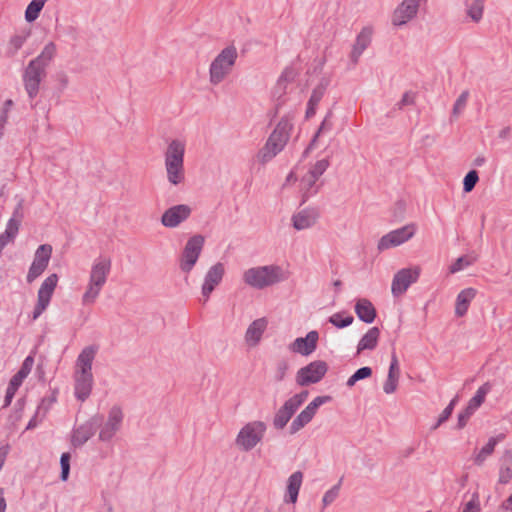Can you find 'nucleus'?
<instances>
[{
  "instance_id": "f257e3e1",
  "label": "nucleus",
  "mask_w": 512,
  "mask_h": 512,
  "mask_svg": "<svg viewBox=\"0 0 512 512\" xmlns=\"http://www.w3.org/2000/svg\"><path fill=\"white\" fill-rule=\"evenodd\" d=\"M97 353L93 346L85 347L77 357L74 370V395L80 402H84L91 394L93 388L92 364Z\"/></svg>"
},
{
  "instance_id": "f03ea898",
  "label": "nucleus",
  "mask_w": 512,
  "mask_h": 512,
  "mask_svg": "<svg viewBox=\"0 0 512 512\" xmlns=\"http://www.w3.org/2000/svg\"><path fill=\"white\" fill-rule=\"evenodd\" d=\"M111 268L112 261L109 257H98L93 261L88 281L81 296L83 306H92L96 303L107 283Z\"/></svg>"
},
{
  "instance_id": "7ed1b4c3",
  "label": "nucleus",
  "mask_w": 512,
  "mask_h": 512,
  "mask_svg": "<svg viewBox=\"0 0 512 512\" xmlns=\"http://www.w3.org/2000/svg\"><path fill=\"white\" fill-rule=\"evenodd\" d=\"M186 143L181 139L168 142L164 151V167L168 182L177 186L185 181L184 156Z\"/></svg>"
},
{
  "instance_id": "20e7f679",
  "label": "nucleus",
  "mask_w": 512,
  "mask_h": 512,
  "mask_svg": "<svg viewBox=\"0 0 512 512\" xmlns=\"http://www.w3.org/2000/svg\"><path fill=\"white\" fill-rule=\"evenodd\" d=\"M267 423L262 420H252L243 424L238 430L234 444L238 451L248 453L262 444L267 433Z\"/></svg>"
},
{
  "instance_id": "39448f33",
  "label": "nucleus",
  "mask_w": 512,
  "mask_h": 512,
  "mask_svg": "<svg viewBox=\"0 0 512 512\" xmlns=\"http://www.w3.org/2000/svg\"><path fill=\"white\" fill-rule=\"evenodd\" d=\"M283 279L282 269L275 265L252 267L243 273L244 283L254 289H264Z\"/></svg>"
},
{
  "instance_id": "423d86ee",
  "label": "nucleus",
  "mask_w": 512,
  "mask_h": 512,
  "mask_svg": "<svg viewBox=\"0 0 512 512\" xmlns=\"http://www.w3.org/2000/svg\"><path fill=\"white\" fill-rule=\"evenodd\" d=\"M238 58L236 47L227 46L213 59L209 66V81L218 85L232 72Z\"/></svg>"
},
{
  "instance_id": "0eeeda50",
  "label": "nucleus",
  "mask_w": 512,
  "mask_h": 512,
  "mask_svg": "<svg viewBox=\"0 0 512 512\" xmlns=\"http://www.w3.org/2000/svg\"><path fill=\"white\" fill-rule=\"evenodd\" d=\"M307 398L308 392L303 391L287 399L273 417L274 428L277 430L283 429Z\"/></svg>"
},
{
  "instance_id": "6e6552de",
  "label": "nucleus",
  "mask_w": 512,
  "mask_h": 512,
  "mask_svg": "<svg viewBox=\"0 0 512 512\" xmlns=\"http://www.w3.org/2000/svg\"><path fill=\"white\" fill-rule=\"evenodd\" d=\"M416 231L417 226L414 223H409L398 229L392 230L379 239L377 248L379 251H384L398 247L412 239L415 236Z\"/></svg>"
},
{
  "instance_id": "1a4fd4ad",
  "label": "nucleus",
  "mask_w": 512,
  "mask_h": 512,
  "mask_svg": "<svg viewBox=\"0 0 512 512\" xmlns=\"http://www.w3.org/2000/svg\"><path fill=\"white\" fill-rule=\"evenodd\" d=\"M59 277L57 274H50L41 283L37 292V302L33 308L32 319H38L48 308L54 291L58 285Z\"/></svg>"
},
{
  "instance_id": "9d476101",
  "label": "nucleus",
  "mask_w": 512,
  "mask_h": 512,
  "mask_svg": "<svg viewBox=\"0 0 512 512\" xmlns=\"http://www.w3.org/2000/svg\"><path fill=\"white\" fill-rule=\"evenodd\" d=\"M205 239L201 235H194L185 244L181 258L180 269L189 273L197 263L199 256L202 252Z\"/></svg>"
},
{
  "instance_id": "9b49d317",
  "label": "nucleus",
  "mask_w": 512,
  "mask_h": 512,
  "mask_svg": "<svg viewBox=\"0 0 512 512\" xmlns=\"http://www.w3.org/2000/svg\"><path fill=\"white\" fill-rule=\"evenodd\" d=\"M328 371L325 361L315 360L300 368L296 373V383L300 386H308L320 382Z\"/></svg>"
},
{
  "instance_id": "f8f14e48",
  "label": "nucleus",
  "mask_w": 512,
  "mask_h": 512,
  "mask_svg": "<svg viewBox=\"0 0 512 512\" xmlns=\"http://www.w3.org/2000/svg\"><path fill=\"white\" fill-rule=\"evenodd\" d=\"M331 401L330 396L315 397L292 421L289 426L290 434H296L309 424L316 415L319 407Z\"/></svg>"
},
{
  "instance_id": "ddd939ff",
  "label": "nucleus",
  "mask_w": 512,
  "mask_h": 512,
  "mask_svg": "<svg viewBox=\"0 0 512 512\" xmlns=\"http://www.w3.org/2000/svg\"><path fill=\"white\" fill-rule=\"evenodd\" d=\"M52 255V246L49 244L40 245L35 251L33 261L29 267L26 280L34 282L48 267Z\"/></svg>"
},
{
  "instance_id": "4468645a",
  "label": "nucleus",
  "mask_w": 512,
  "mask_h": 512,
  "mask_svg": "<svg viewBox=\"0 0 512 512\" xmlns=\"http://www.w3.org/2000/svg\"><path fill=\"white\" fill-rule=\"evenodd\" d=\"M421 273L419 266L403 268L399 270L393 277L391 284V292L394 296L404 294L409 286L415 283Z\"/></svg>"
},
{
  "instance_id": "2eb2a0df",
  "label": "nucleus",
  "mask_w": 512,
  "mask_h": 512,
  "mask_svg": "<svg viewBox=\"0 0 512 512\" xmlns=\"http://www.w3.org/2000/svg\"><path fill=\"white\" fill-rule=\"evenodd\" d=\"M45 76V70L37 62H29L23 75L25 90L30 98L37 96L40 83Z\"/></svg>"
},
{
  "instance_id": "dca6fc26",
  "label": "nucleus",
  "mask_w": 512,
  "mask_h": 512,
  "mask_svg": "<svg viewBox=\"0 0 512 512\" xmlns=\"http://www.w3.org/2000/svg\"><path fill=\"white\" fill-rule=\"evenodd\" d=\"M224 274L225 267L222 263H216L209 268L201 287L202 301L204 304L208 302L211 293L221 283Z\"/></svg>"
},
{
  "instance_id": "f3484780",
  "label": "nucleus",
  "mask_w": 512,
  "mask_h": 512,
  "mask_svg": "<svg viewBox=\"0 0 512 512\" xmlns=\"http://www.w3.org/2000/svg\"><path fill=\"white\" fill-rule=\"evenodd\" d=\"M34 364L32 356H28L22 363L20 370L11 378L5 395V406L10 405L16 391L22 385L24 379L30 374Z\"/></svg>"
},
{
  "instance_id": "a211bd4d",
  "label": "nucleus",
  "mask_w": 512,
  "mask_h": 512,
  "mask_svg": "<svg viewBox=\"0 0 512 512\" xmlns=\"http://www.w3.org/2000/svg\"><path fill=\"white\" fill-rule=\"evenodd\" d=\"M191 212V207L186 204L172 206L162 214L161 223L167 228H175L187 220Z\"/></svg>"
},
{
  "instance_id": "6ab92c4d",
  "label": "nucleus",
  "mask_w": 512,
  "mask_h": 512,
  "mask_svg": "<svg viewBox=\"0 0 512 512\" xmlns=\"http://www.w3.org/2000/svg\"><path fill=\"white\" fill-rule=\"evenodd\" d=\"M292 128L293 124L290 120L282 119L268 138L267 144H269L276 152H281L290 138Z\"/></svg>"
},
{
  "instance_id": "aec40b11",
  "label": "nucleus",
  "mask_w": 512,
  "mask_h": 512,
  "mask_svg": "<svg viewBox=\"0 0 512 512\" xmlns=\"http://www.w3.org/2000/svg\"><path fill=\"white\" fill-rule=\"evenodd\" d=\"M268 324V318L261 317L253 320L248 325L244 334V343L248 348H255L260 344Z\"/></svg>"
},
{
  "instance_id": "412c9836",
  "label": "nucleus",
  "mask_w": 512,
  "mask_h": 512,
  "mask_svg": "<svg viewBox=\"0 0 512 512\" xmlns=\"http://www.w3.org/2000/svg\"><path fill=\"white\" fill-rule=\"evenodd\" d=\"M319 334L317 331H310L305 337H298L289 344V350L302 356L311 355L317 348Z\"/></svg>"
},
{
  "instance_id": "4be33fe9",
  "label": "nucleus",
  "mask_w": 512,
  "mask_h": 512,
  "mask_svg": "<svg viewBox=\"0 0 512 512\" xmlns=\"http://www.w3.org/2000/svg\"><path fill=\"white\" fill-rule=\"evenodd\" d=\"M123 420V412L119 407H113L109 411L108 418L99 432V438L102 441H108L113 438L119 430Z\"/></svg>"
},
{
  "instance_id": "5701e85b",
  "label": "nucleus",
  "mask_w": 512,
  "mask_h": 512,
  "mask_svg": "<svg viewBox=\"0 0 512 512\" xmlns=\"http://www.w3.org/2000/svg\"><path fill=\"white\" fill-rule=\"evenodd\" d=\"M318 212L315 209L305 208L292 215L293 227L300 231L314 226L318 220Z\"/></svg>"
},
{
  "instance_id": "b1692460",
  "label": "nucleus",
  "mask_w": 512,
  "mask_h": 512,
  "mask_svg": "<svg viewBox=\"0 0 512 512\" xmlns=\"http://www.w3.org/2000/svg\"><path fill=\"white\" fill-rule=\"evenodd\" d=\"M303 483V473L296 471L292 473L286 483V492L284 495V502L295 504L298 499V494Z\"/></svg>"
},
{
  "instance_id": "393cba45",
  "label": "nucleus",
  "mask_w": 512,
  "mask_h": 512,
  "mask_svg": "<svg viewBox=\"0 0 512 512\" xmlns=\"http://www.w3.org/2000/svg\"><path fill=\"white\" fill-rule=\"evenodd\" d=\"M373 31L369 27L363 28L358 34L356 41L351 51V59L354 63H357L362 53L369 46L371 42Z\"/></svg>"
},
{
  "instance_id": "a878e982",
  "label": "nucleus",
  "mask_w": 512,
  "mask_h": 512,
  "mask_svg": "<svg viewBox=\"0 0 512 512\" xmlns=\"http://www.w3.org/2000/svg\"><path fill=\"white\" fill-rule=\"evenodd\" d=\"M400 377L399 362L395 354L392 355L387 379L383 385V390L386 394H392L398 387Z\"/></svg>"
},
{
  "instance_id": "bb28decb",
  "label": "nucleus",
  "mask_w": 512,
  "mask_h": 512,
  "mask_svg": "<svg viewBox=\"0 0 512 512\" xmlns=\"http://www.w3.org/2000/svg\"><path fill=\"white\" fill-rule=\"evenodd\" d=\"M476 293L477 291L474 288H466L458 293L455 301V314L458 317H462L467 313Z\"/></svg>"
},
{
  "instance_id": "cd10ccee",
  "label": "nucleus",
  "mask_w": 512,
  "mask_h": 512,
  "mask_svg": "<svg viewBox=\"0 0 512 512\" xmlns=\"http://www.w3.org/2000/svg\"><path fill=\"white\" fill-rule=\"evenodd\" d=\"M355 313L365 323H372L376 318V310L373 304L365 298L356 301Z\"/></svg>"
},
{
  "instance_id": "c85d7f7f",
  "label": "nucleus",
  "mask_w": 512,
  "mask_h": 512,
  "mask_svg": "<svg viewBox=\"0 0 512 512\" xmlns=\"http://www.w3.org/2000/svg\"><path fill=\"white\" fill-rule=\"evenodd\" d=\"M380 337V330L377 327L370 328L359 340L357 345V354L364 350H373L376 348Z\"/></svg>"
},
{
  "instance_id": "c756f323",
  "label": "nucleus",
  "mask_w": 512,
  "mask_h": 512,
  "mask_svg": "<svg viewBox=\"0 0 512 512\" xmlns=\"http://www.w3.org/2000/svg\"><path fill=\"white\" fill-rule=\"evenodd\" d=\"M485 9L484 0H466L465 12L470 20L474 23H479L483 19Z\"/></svg>"
},
{
  "instance_id": "7c9ffc66",
  "label": "nucleus",
  "mask_w": 512,
  "mask_h": 512,
  "mask_svg": "<svg viewBox=\"0 0 512 512\" xmlns=\"http://www.w3.org/2000/svg\"><path fill=\"white\" fill-rule=\"evenodd\" d=\"M319 179L315 178L314 175L309 173L308 171L301 177L299 182V191L302 193L303 198H308L310 195L317 193L318 186L317 181Z\"/></svg>"
},
{
  "instance_id": "2f4dec72",
  "label": "nucleus",
  "mask_w": 512,
  "mask_h": 512,
  "mask_svg": "<svg viewBox=\"0 0 512 512\" xmlns=\"http://www.w3.org/2000/svg\"><path fill=\"white\" fill-rule=\"evenodd\" d=\"M512 479V453L506 452L501 460L498 472V482L508 484Z\"/></svg>"
},
{
  "instance_id": "473e14b6",
  "label": "nucleus",
  "mask_w": 512,
  "mask_h": 512,
  "mask_svg": "<svg viewBox=\"0 0 512 512\" xmlns=\"http://www.w3.org/2000/svg\"><path fill=\"white\" fill-rule=\"evenodd\" d=\"M94 433V427L92 423H85L77 427L72 435L71 442L73 446L83 445Z\"/></svg>"
},
{
  "instance_id": "72a5a7b5",
  "label": "nucleus",
  "mask_w": 512,
  "mask_h": 512,
  "mask_svg": "<svg viewBox=\"0 0 512 512\" xmlns=\"http://www.w3.org/2000/svg\"><path fill=\"white\" fill-rule=\"evenodd\" d=\"M490 390V383L486 382L483 385H481L477 389L475 395L469 400L466 407L475 413V411L484 403L486 396L490 392Z\"/></svg>"
},
{
  "instance_id": "f704fd0d",
  "label": "nucleus",
  "mask_w": 512,
  "mask_h": 512,
  "mask_svg": "<svg viewBox=\"0 0 512 512\" xmlns=\"http://www.w3.org/2000/svg\"><path fill=\"white\" fill-rule=\"evenodd\" d=\"M56 51V45L53 42H49L44 46L40 55L30 62H37L38 66L45 70L48 63L55 57Z\"/></svg>"
},
{
  "instance_id": "c9c22d12",
  "label": "nucleus",
  "mask_w": 512,
  "mask_h": 512,
  "mask_svg": "<svg viewBox=\"0 0 512 512\" xmlns=\"http://www.w3.org/2000/svg\"><path fill=\"white\" fill-rule=\"evenodd\" d=\"M496 444L497 440L495 438H490L489 441L474 455V463L481 466L486 459L492 455Z\"/></svg>"
},
{
  "instance_id": "e433bc0d",
  "label": "nucleus",
  "mask_w": 512,
  "mask_h": 512,
  "mask_svg": "<svg viewBox=\"0 0 512 512\" xmlns=\"http://www.w3.org/2000/svg\"><path fill=\"white\" fill-rule=\"evenodd\" d=\"M47 1L48 0H32L26 8L25 20L27 22L35 21L39 17L40 12Z\"/></svg>"
},
{
  "instance_id": "4c0bfd02",
  "label": "nucleus",
  "mask_w": 512,
  "mask_h": 512,
  "mask_svg": "<svg viewBox=\"0 0 512 512\" xmlns=\"http://www.w3.org/2000/svg\"><path fill=\"white\" fill-rule=\"evenodd\" d=\"M323 95H324L323 88L318 87L312 91V94H311L310 99L307 104V110H306L307 118H310L315 114L316 108H317L319 102L321 101Z\"/></svg>"
},
{
  "instance_id": "58836bf2",
  "label": "nucleus",
  "mask_w": 512,
  "mask_h": 512,
  "mask_svg": "<svg viewBox=\"0 0 512 512\" xmlns=\"http://www.w3.org/2000/svg\"><path fill=\"white\" fill-rule=\"evenodd\" d=\"M29 35V31H21L15 33L8 42L9 51L13 54L16 53L19 49L22 48Z\"/></svg>"
},
{
  "instance_id": "ea45409f",
  "label": "nucleus",
  "mask_w": 512,
  "mask_h": 512,
  "mask_svg": "<svg viewBox=\"0 0 512 512\" xmlns=\"http://www.w3.org/2000/svg\"><path fill=\"white\" fill-rule=\"evenodd\" d=\"M353 321V316L345 312L334 313L329 318V322L337 328L347 327L351 325Z\"/></svg>"
},
{
  "instance_id": "a19ab883",
  "label": "nucleus",
  "mask_w": 512,
  "mask_h": 512,
  "mask_svg": "<svg viewBox=\"0 0 512 512\" xmlns=\"http://www.w3.org/2000/svg\"><path fill=\"white\" fill-rule=\"evenodd\" d=\"M476 261V258L473 256H461L453 262L449 267V273L455 274L466 267H469Z\"/></svg>"
},
{
  "instance_id": "79ce46f5",
  "label": "nucleus",
  "mask_w": 512,
  "mask_h": 512,
  "mask_svg": "<svg viewBox=\"0 0 512 512\" xmlns=\"http://www.w3.org/2000/svg\"><path fill=\"white\" fill-rule=\"evenodd\" d=\"M278 152H276L269 144H265L257 153V161L261 164H265L272 160Z\"/></svg>"
},
{
  "instance_id": "37998d69",
  "label": "nucleus",
  "mask_w": 512,
  "mask_h": 512,
  "mask_svg": "<svg viewBox=\"0 0 512 512\" xmlns=\"http://www.w3.org/2000/svg\"><path fill=\"white\" fill-rule=\"evenodd\" d=\"M330 166V161L328 158H324L315 162L307 171L314 175L315 178L320 179V177L324 174V172Z\"/></svg>"
},
{
  "instance_id": "c03bdc74",
  "label": "nucleus",
  "mask_w": 512,
  "mask_h": 512,
  "mask_svg": "<svg viewBox=\"0 0 512 512\" xmlns=\"http://www.w3.org/2000/svg\"><path fill=\"white\" fill-rule=\"evenodd\" d=\"M372 375V369L370 367H362L358 369L352 376L347 380V386L352 387L359 380L366 379Z\"/></svg>"
},
{
  "instance_id": "a18cd8bd",
  "label": "nucleus",
  "mask_w": 512,
  "mask_h": 512,
  "mask_svg": "<svg viewBox=\"0 0 512 512\" xmlns=\"http://www.w3.org/2000/svg\"><path fill=\"white\" fill-rule=\"evenodd\" d=\"M57 401L56 392H52L51 395L44 397L38 406L37 415L42 412L43 416L50 410V408Z\"/></svg>"
},
{
  "instance_id": "49530a36",
  "label": "nucleus",
  "mask_w": 512,
  "mask_h": 512,
  "mask_svg": "<svg viewBox=\"0 0 512 512\" xmlns=\"http://www.w3.org/2000/svg\"><path fill=\"white\" fill-rule=\"evenodd\" d=\"M461 512H481V504L479 494L473 493L470 500L467 501Z\"/></svg>"
},
{
  "instance_id": "de8ad7c7",
  "label": "nucleus",
  "mask_w": 512,
  "mask_h": 512,
  "mask_svg": "<svg viewBox=\"0 0 512 512\" xmlns=\"http://www.w3.org/2000/svg\"><path fill=\"white\" fill-rule=\"evenodd\" d=\"M479 177L478 173L475 170L469 171L463 180V188L465 192H470L475 187L476 183L478 182Z\"/></svg>"
},
{
  "instance_id": "09e8293b",
  "label": "nucleus",
  "mask_w": 512,
  "mask_h": 512,
  "mask_svg": "<svg viewBox=\"0 0 512 512\" xmlns=\"http://www.w3.org/2000/svg\"><path fill=\"white\" fill-rule=\"evenodd\" d=\"M468 97H469V93L467 91H464L457 98V100L455 101L454 106H453V115L454 116L458 117L462 113V111L466 107Z\"/></svg>"
},
{
  "instance_id": "8fccbe9b",
  "label": "nucleus",
  "mask_w": 512,
  "mask_h": 512,
  "mask_svg": "<svg viewBox=\"0 0 512 512\" xmlns=\"http://www.w3.org/2000/svg\"><path fill=\"white\" fill-rule=\"evenodd\" d=\"M339 489H340V484H337V485L333 486L331 489H329L328 491H326V493L324 494V496L322 498V502H323L324 506H328L332 502H334V500L338 497Z\"/></svg>"
},
{
  "instance_id": "3c124183",
  "label": "nucleus",
  "mask_w": 512,
  "mask_h": 512,
  "mask_svg": "<svg viewBox=\"0 0 512 512\" xmlns=\"http://www.w3.org/2000/svg\"><path fill=\"white\" fill-rule=\"evenodd\" d=\"M296 76H297L296 70L294 68H292V67H287L281 73V75L279 77V80H278V83L279 84H286V83L292 82V81H294Z\"/></svg>"
},
{
  "instance_id": "603ef678",
  "label": "nucleus",
  "mask_w": 512,
  "mask_h": 512,
  "mask_svg": "<svg viewBox=\"0 0 512 512\" xmlns=\"http://www.w3.org/2000/svg\"><path fill=\"white\" fill-rule=\"evenodd\" d=\"M19 227H20V220L11 218L6 225V229L4 232L11 238L15 239V237L19 231Z\"/></svg>"
},
{
  "instance_id": "864d4df0",
  "label": "nucleus",
  "mask_w": 512,
  "mask_h": 512,
  "mask_svg": "<svg viewBox=\"0 0 512 512\" xmlns=\"http://www.w3.org/2000/svg\"><path fill=\"white\" fill-rule=\"evenodd\" d=\"M70 455L69 453H63L61 455L60 464H61V479L63 481L67 480L70 470Z\"/></svg>"
},
{
  "instance_id": "5fc2aeb1",
  "label": "nucleus",
  "mask_w": 512,
  "mask_h": 512,
  "mask_svg": "<svg viewBox=\"0 0 512 512\" xmlns=\"http://www.w3.org/2000/svg\"><path fill=\"white\" fill-rule=\"evenodd\" d=\"M456 402H457V398H454L453 400H451L449 405L442 411V413L439 416L438 423H437L436 427H438L440 424L445 422L451 416Z\"/></svg>"
},
{
  "instance_id": "6e6d98bb",
  "label": "nucleus",
  "mask_w": 512,
  "mask_h": 512,
  "mask_svg": "<svg viewBox=\"0 0 512 512\" xmlns=\"http://www.w3.org/2000/svg\"><path fill=\"white\" fill-rule=\"evenodd\" d=\"M474 414L473 411H471L469 408H465L462 412L459 413L458 415V423H457V426L459 429H462L466 426V424L468 423V420L470 419V417Z\"/></svg>"
},
{
  "instance_id": "4d7b16f0",
  "label": "nucleus",
  "mask_w": 512,
  "mask_h": 512,
  "mask_svg": "<svg viewBox=\"0 0 512 512\" xmlns=\"http://www.w3.org/2000/svg\"><path fill=\"white\" fill-rule=\"evenodd\" d=\"M13 238L8 236L5 232L0 235V252L9 243L13 242Z\"/></svg>"
},
{
  "instance_id": "13d9d810",
  "label": "nucleus",
  "mask_w": 512,
  "mask_h": 512,
  "mask_svg": "<svg viewBox=\"0 0 512 512\" xmlns=\"http://www.w3.org/2000/svg\"><path fill=\"white\" fill-rule=\"evenodd\" d=\"M297 180V175L294 171L290 172L287 177H286V180L284 182V187H288L290 186L291 184L295 183Z\"/></svg>"
},
{
  "instance_id": "bf43d9fd",
  "label": "nucleus",
  "mask_w": 512,
  "mask_h": 512,
  "mask_svg": "<svg viewBox=\"0 0 512 512\" xmlns=\"http://www.w3.org/2000/svg\"><path fill=\"white\" fill-rule=\"evenodd\" d=\"M6 510V500L4 498V490L0 489V512H5Z\"/></svg>"
},
{
  "instance_id": "052dcab7",
  "label": "nucleus",
  "mask_w": 512,
  "mask_h": 512,
  "mask_svg": "<svg viewBox=\"0 0 512 512\" xmlns=\"http://www.w3.org/2000/svg\"><path fill=\"white\" fill-rule=\"evenodd\" d=\"M7 456V448H0V470L2 469Z\"/></svg>"
},
{
  "instance_id": "680f3d73",
  "label": "nucleus",
  "mask_w": 512,
  "mask_h": 512,
  "mask_svg": "<svg viewBox=\"0 0 512 512\" xmlns=\"http://www.w3.org/2000/svg\"><path fill=\"white\" fill-rule=\"evenodd\" d=\"M286 365H281L279 368H278V372H277V379L278 380H282L285 376V373H286Z\"/></svg>"
},
{
  "instance_id": "e2e57ef3",
  "label": "nucleus",
  "mask_w": 512,
  "mask_h": 512,
  "mask_svg": "<svg viewBox=\"0 0 512 512\" xmlns=\"http://www.w3.org/2000/svg\"><path fill=\"white\" fill-rule=\"evenodd\" d=\"M325 124H326V121H323V123L321 124L320 128L318 129L316 135L314 136L311 145H313L316 142V139L318 138L319 134L324 130Z\"/></svg>"
},
{
  "instance_id": "0e129e2a",
  "label": "nucleus",
  "mask_w": 512,
  "mask_h": 512,
  "mask_svg": "<svg viewBox=\"0 0 512 512\" xmlns=\"http://www.w3.org/2000/svg\"><path fill=\"white\" fill-rule=\"evenodd\" d=\"M402 102H403L404 104H412V103H413V99H412V97H410V95H409V94H405V95L403 96Z\"/></svg>"
},
{
  "instance_id": "69168bd1",
  "label": "nucleus",
  "mask_w": 512,
  "mask_h": 512,
  "mask_svg": "<svg viewBox=\"0 0 512 512\" xmlns=\"http://www.w3.org/2000/svg\"><path fill=\"white\" fill-rule=\"evenodd\" d=\"M341 281L340 280H336L333 282V285L336 287V288H339L341 286Z\"/></svg>"
},
{
  "instance_id": "338daca9",
  "label": "nucleus",
  "mask_w": 512,
  "mask_h": 512,
  "mask_svg": "<svg viewBox=\"0 0 512 512\" xmlns=\"http://www.w3.org/2000/svg\"><path fill=\"white\" fill-rule=\"evenodd\" d=\"M35 423L31 420L27 426L28 429L35 427Z\"/></svg>"
},
{
  "instance_id": "774afa93",
  "label": "nucleus",
  "mask_w": 512,
  "mask_h": 512,
  "mask_svg": "<svg viewBox=\"0 0 512 512\" xmlns=\"http://www.w3.org/2000/svg\"><path fill=\"white\" fill-rule=\"evenodd\" d=\"M11 104H12V101H11V100H9V101L7 102V105H11Z\"/></svg>"
}]
</instances>
